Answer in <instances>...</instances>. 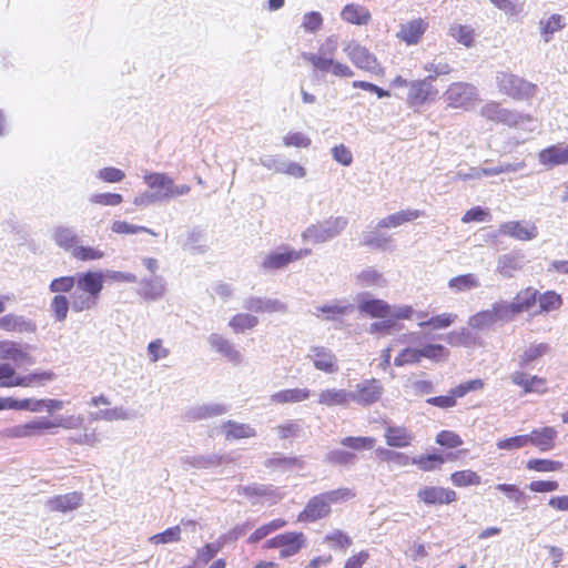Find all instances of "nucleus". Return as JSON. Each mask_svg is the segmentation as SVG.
I'll return each instance as SVG.
<instances>
[{
    "label": "nucleus",
    "instance_id": "nucleus-48",
    "mask_svg": "<svg viewBox=\"0 0 568 568\" xmlns=\"http://www.w3.org/2000/svg\"><path fill=\"white\" fill-rule=\"evenodd\" d=\"M78 285V273L70 276H60L53 278L49 284V291L51 293L62 294L72 293L73 288Z\"/></svg>",
    "mask_w": 568,
    "mask_h": 568
},
{
    "label": "nucleus",
    "instance_id": "nucleus-16",
    "mask_svg": "<svg viewBox=\"0 0 568 568\" xmlns=\"http://www.w3.org/2000/svg\"><path fill=\"white\" fill-rule=\"evenodd\" d=\"M356 301L358 311L371 317L386 318L392 314V307L387 302L374 298L368 293L358 294Z\"/></svg>",
    "mask_w": 568,
    "mask_h": 568
},
{
    "label": "nucleus",
    "instance_id": "nucleus-5",
    "mask_svg": "<svg viewBox=\"0 0 568 568\" xmlns=\"http://www.w3.org/2000/svg\"><path fill=\"white\" fill-rule=\"evenodd\" d=\"M312 253L310 248L293 250L290 246H281L268 252L260 266L265 272H273L286 267L290 263L298 261Z\"/></svg>",
    "mask_w": 568,
    "mask_h": 568
},
{
    "label": "nucleus",
    "instance_id": "nucleus-2",
    "mask_svg": "<svg viewBox=\"0 0 568 568\" xmlns=\"http://www.w3.org/2000/svg\"><path fill=\"white\" fill-rule=\"evenodd\" d=\"M337 45V38L331 36L318 48L316 53L303 52L302 59L310 62L321 73H331L336 78H352L354 71L347 64L333 59Z\"/></svg>",
    "mask_w": 568,
    "mask_h": 568
},
{
    "label": "nucleus",
    "instance_id": "nucleus-55",
    "mask_svg": "<svg viewBox=\"0 0 568 568\" xmlns=\"http://www.w3.org/2000/svg\"><path fill=\"white\" fill-rule=\"evenodd\" d=\"M526 467L529 470L550 473L559 470L562 467V463L559 460L534 458L527 462Z\"/></svg>",
    "mask_w": 568,
    "mask_h": 568
},
{
    "label": "nucleus",
    "instance_id": "nucleus-58",
    "mask_svg": "<svg viewBox=\"0 0 568 568\" xmlns=\"http://www.w3.org/2000/svg\"><path fill=\"white\" fill-rule=\"evenodd\" d=\"M456 318H457L456 314L443 313L439 315H435L427 321H423L418 325L420 327L430 326L434 329H442V328H446V327L450 326L455 322Z\"/></svg>",
    "mask_w": 568,
    "mask_h": 568
},
{
    "label": "nucleus",
    "instance_id": "nucleus-29",
    "mask_svg": "<svg viewBox=\"0 0 568 568\" xmlns=\"http://www.w3.org/2000/svg\"><path fill=\"white\" fill-rule=\"evenodd\" d=\"M539 163L547 166L554 168L568 163V144L562 146L560 144L550 145L542 149L538 154Z\"/></svg>",
    "mask_w": 568,
    "mask_h": 568
},
{
    "label": "nucleus",
    "instance_id": "nucleus-8",
    "mask_svg": "<svg viewBox=\"0 0 568 568\" xmlns=\"http://www.w3.org/2000/svg\"><path fill=\"white\" fill-rule=\"evenodd\" d=\"M438 90L432 84V78L414 80L409 82L406 103L410 109L418 110L422 105L433 100Z\"/></svg>",
    "mask_w": 568,
    "mask_h": 568
},
{
    "label": "nucleus",
    "instance_id": "nucleus-11",
    "mask_svg": "<svg viewBox=\"0 0 568 568\" xmlns=\"http://www.w3.org/2000/svg\"><path fill=\"white\" fill-rule=\"evenodd\" d=\"M528 263L526 255L520 251L501 254L497 258L496 273L503 278H514Z\"/></svg>",
    "mask_w": 568,
    "mask_h": 568
},
{
    "label": "nucleus",
    "instance_id": "nucleus-36",
    "mask_svg": "<svg viewBox=\"0 0 568 568\" xmlns=\"http://www.w3.org/2000/svg\"><path fill=\"white\" fill-rule=\"evenodd\" d=\"M557 435V430L550 426L534 429L530 434H527L528 438H530L529 444L536 446L541 452H548L555 447Z\"/></svg>",
    "mask_w": 568,
    "mask_h": 568
},
{
    "label": "nucleus",
    "instance_id": "nucleus-19",
    "mask_svg": "<svg viewBox=\"0 0 568 568\" xmlns=\"http://www.w3.org/2000/svg\"><path fill=\"white\" fill-rule=\"evenodd\" d=\"M499 233L518 241H530L537 237L538 230L537 226L530 222L509 221L500 224Z\"/></svg>",
    "mask_w": 568,
    "mask_h": 568
},
{
    "label": "nucleus",
    "instance_id": "nucleus-37",
    "mask_svg": "<svg viewBox=\"0 0 568 568\" xmlns=\"http://www.w3.org/2000/svg\"><path fill=\"white\" fill-rule=\"evenodd\" d=\"M426 28L427 23L423 19H414L400 24L397 37L409 45L416 44L426 31Z\"/></svg>",
    "mask_w": 568,
    "mask_h": 568
},
{
    "label": "nucleus",
    "instance_id": "nucleus-62",
    "mask_svg": "<svg viewBox=\"0 0 568 568\" xmlns=\"http://www.w3.org/2000/svg\"><path fill=\"white\" fill-rule=\"evenodd\" d=\"M19 375L16 373L14 366L9 363H0V387H16Z\"/></svg>",
    "mask_w": 568,
    "mask_h": 568
},
{
    "label": "nucleus",
    "instance_id": "nucleus-10",
    "mask_svg": "<svg viewBox=\"0 0 568 568\" xmlns=\"http://www.w3.org/2000/svg\"><path fill=\"white\" fill-rule=\"evenodd\" d=\"M477 89L466 82L452 83L444 93L448 105L453 108H467L473 101L477 100Z\"/></svg>",
    "mask_w": 568,
    "mask_h": 568
},
{
    "label": "nucleus",
    "instance_id": "nucleus-3",
    "mask_svg": "<svg viewBox=\"0 0 568 568\" xmlns=\"http://www.w3.org/2000/svg\"><path fill=\"white\" fill-rule=\"evenodd\" d=\"M347 225V217L331 216L308 225L302 233V240L312 244H323L341 235Z\"/></svg>",
    "mask_w": 568,
    "mask_h": 568
},
{
    "label": "nucleus",
    "instance_id": "nucleus-38",
    "mask_svg": "<svg viewBox=\"0 0 568 568\" xmlns=\"http://www.w3.org/2000/svg\"><path fill=\"white\" fill-rule=\"evenodd\" d=\"M239 491L244 494L246 497H263L272 503H276L281 499V495L271 485L252 484L247 486H241Z\"/></svg>",
    "mask_w": 568,
    "mask_h": 568
},
{
    "label": "nucleus",
    "instance_id": "nucleus-56",
    "mask_svg": "<svg viewBox=\"0 0 568 568\" xmlns=\"http://www.w3.org/2000/svg\"><path fill=\"white\" fill-rule=\"evenodd\" d=\"M111 230L118 234H138L144 232L153 236L156 235L153 230L146 226L130 224L126 221H114L112 223Z\"/></svg>",
    "mask_w": 568,
    "mask_h": 568
},
{
    "label": "nucleus",
    "instance_id": "nucleus-17",
    "mask_svg": "<svg viewBox=\"0 0 568 568\" xmlns=\"http://www.w3.org/2000/svg\"><path fill=\"white\" fill-rule=\"evenodd\" d=\"M331 507L324 497L318 494L313 496L305 505L304 509L298 514L297 521L314 523L326 518L331 514Z\"/></svg>",
    "mask_w": 568,
    "mask_h": 568
},
{
    "label": "nucleus",
    "instance_id": "nucleus-32",
    "mask_svg": "<svg viewBox=\"0 0 568 568\" xmlns=\"http://www.w3.org/2000/svg\"><path fill=\"white\" fill-rule=\"evenodd\" d=\"M549 351L550 346L547 343L531 344L517 355V366L520 369L534 367L535 363Z\"/></svg>",
    "mask_w": 568,
    "mask_h": 568
},
{
    "label": "nucleus",
    "instance_id": "nucleus-49",
    "mask_svg": "<svg viewBox=\"0 0 568 568\" xmlns=\"http://www.w3.org/2000/svg\"><path fill=\"white\" fill-rule=\"evenodd\" d=\"M144 183L155 192H169L172 178L165 173L151 172L144 175Z\"/></svg>",
    "mask_w": 568,
    "mask_h": 568
},
{
    "label": "nucleus",
    "instance_id": "nucleus-45",
    "mask_svg": "<svg viewBox=\"0 0 568 568\" xmlns=\"http://www.w3.org/2000/svg\"><path fill=\"white\" fill-rule=\"evenodd\" d=\"M90 420H106V422H113V420H128L132 417V415L125 410L123 407H114V408H106V409H100L98 412L90 413L89 415Z\"/></svg>",
    "mask_w": 568,
    "mask_h": 568
},
{
    "label": "nucleus",
    "instance_id": "nucleus-26",
    "mask_svg": "<svg viewBox=\"0 0 568 568\" xmlns=\"http://www.w3.org/2000/svg\"><path fill=\"white\" fill-rule=\"evenodd\" d=\"M424 216V212L415 209L402 210L381 219L376 224L377 229H395L405 223Z\"/></svg>",
    "mask_w": 568,
    "mask_h": 568
},
{
    "label": "nucleus",
    "instance_id": "nucleus-21",
    "mask_svg": "<svg viewBox=\"0 0 568 568\" xmlns=\"http://www.w3.org/2000/svg\"><path fill=\"white\" fill-rule=\"evenodd\" d=\"M166 292V281L161 275L144 277L139 282L138 294L145 301H159Z\"/></svg>",
    "mask_w": 568,
    "mask_h": 568
},
{
    "label": "nucleus",
    "instance_id": "nucleus-39",
    "mask_svg": "<svg viewBox=\"0 0 568 568\" xmlns=\"http://www.w3.org/2000/svg\"><path fill=\"white\" fill-rule=\"evenodd\" d=\"M537 290L532 287H527L517 293L513 301L509 302L515 314L517 315L531 308L537 301Z\"/></svg>",
    "mask_w": 568,
    "mask_h": 568
},
{
    "label": "nucleus",
    "instance_id": "nucleus-22",
    "mask_svg": "<svg viewBox=\"0 0 568 568\" xmlns=\"http://www.w3.org/2000/svg\"><path fill=\"white\" fill-rule=\"evenodd\" d=\"M243 308L254 313H285L287 306L277 298L250 296L243 301Z\"/></svg>",
    "mask_w": 568,
    "mask_h": 568
},
{
    "label": "nucleus",
    "instance_id": "nucleus-34",
    "mask_svg": "<svg viewBox=\"0 0 568 568\" xmlns=\"http://www.w3.org/2000/svg\"><path fill=\"white\" fill-rule=\"evenodd\" d=\"M282 541L283 544L280 546V557L282 559L296 555L306 544L304 534L297 531L282 534Z\"/></svg>",
    "mask_w": 568,
    "mask_h": 568
},
{
    "label": "nucleus",
    "instance_id": "nucleus-57",
    "mask_svg": "<svg viewBox=\"0 0 568 568\" xmlns=\"http://www.w3.org/2000/svg\"><path fill=\"white\" fill-rule=\"evenodd\" d=\"M181 528L180 526H174L165 529L162 532L155 534L149 538V541L153 545H164L176 542L180 540Z\"/></svg>",
    "mask_w": 568,
    "mask_h": 568
},
{
    "label": "nucleus",
    "instance_id": "nucleus-42",
    "mask_svg": "<svg viewBox=\"0 0 568 568\" xmlns=\"http://www.w3.org/2000/svg\"><path fill=\"white\" fill-rule=\"evenodd\" d=\"M356 283L361 287H383L386 281L382 273L373 267H367L356 275Z\"/></svg>",
    "mask_w": 568,
    "mask_h": 568
},
{
    "label": "nucleus",
    "instance_id": "nucleus-18",
    "mask_svg": "<svg viewBox=\"0 0 568 568\" xmlns=\"http://www.w3.org/2000/svg\"><path fill=\"white\" fill-rule=\"evenodd\" d=\"M45 429H48L47 418L40 417L26 424L4 428L1 435L6 438H24L39 436Z\"/></svg>",
    "mask_w": 568,
    "mask_h": 568
},
{
    "label": "nucleus",
    "instance_id": "nucleus-12",
    "mask_svg": "<svg viewBox=\"0 0 568 568\" xmlns=\"http://www.w3.org/2000/svg\"><path fill=\"white\" fill-rule=\"evenodd\" d=\"M314 367L326 374H335L338 372V361L332 349L324 346H311L306 355Z\"/></svg>",
    "mask_w": 568,
    "mask_h": 568
},
{
    "label": "nucleus",
    "instance_id": "nucleus-44",
    "mask_svg": "<svg viewBox=\"0 0 568 568\" xmlns=\"http://www.w3.org/2000/svg\"><path fill=\"white\" fill-rule=\"evenodd\" d=\"M448 34L466 48H470L474 44L475 31L469 26L452 23L448 29Z\"/></svg>",
    "mask_w": 568,
    "mask_h": 568
},
{
    "label": "nucleus",
    "instance_id": "nucleus-59",
    "mask_svg": "<svg viewBox=\"0 0 568 568\" xmlns=\"http://www.w3.org/2000/svg\"><path fill=\"white\" fill-rule=\"evenodd\" d=\"M90 203L101 206H116L123 202V196L119 193H94L89 197Z\"/></svg>",
    "mask_w": 568,
    "mask_h": 568
},
{
    "label": "nucleus",
    "instance_id": "nucleus-14",
    "mask_svg": "<svg viewBox=\"0 0 568 568\" xmlns=\"http://www.w3.org/2000/svg\"><path fill=\"white\" fill-rule=\"evenodd\" d=\"M480 114L491 122L501 123L507 126H517L523 120L521 114L504 109L496 102L485 104L480 110Z\"/></svg>",
    "mask_w": 568,
    "mask_h": 568
},
{
    "label": "nucleus",
    "instance_id": "nucleus-43",
    "mask_svg": "<svg viewBox=\"0 0 568 568\" xmlns=\"http://www.w3.org/2000/svg\"><path fill=\"white\" fill-rule=\"evenodd\" d=\"M257 324L258 318L248 313H239L229 321V326L235 334L253 329Z\"/></svg>",
    "mask_w": 568,
    "mask_h": 568
},
{
    "label": "nucleus",
    "instance_id": "nucleus-53",
    "mask_svg": "<svg viewBox=\"0 0 568 568\" xmlns=\"http://www.w3.org/2000/svg\"><path fill=\"white\" fill-rule=\"evenodd\" d=\"M83 416L70 415V416H58L53 420L47 418L48 429L54 427H62L64 429H75L82 426Z\"/></svg>",
    "mask_w": 568,
    "mask_h": 568
},
{
    "label": "nucleus",
    "instance_id": "nucleus-4",
    "mask_svg": "<svg viewBox=\"0 0 568 568\" xmlns=\"http://www.w3.org/2000/svg\"><path fill=\"white\" fill-rule=\"evenodd\" d=\"M500 92L516 100H526L535 95L536 84L508 72H498L496 75Z\"/></svg>",
    "mask_w": 568,
    "mask_h": 568
},
{
    "label": "nucleus",
    "instance_id": "nucleus-31",
    "mask_svg": "<svg viewBox=\"0 0 568 568\" xmlns=\"http://www.w3.org/2000/svg\"><path fill=\"white\" fill-rule=\"evenodd\" d=\"M317 403L326 407H348L351 404L349 390L344 388H326L318 394Z\"/></svg>",
    "mask_w": 568,
    "mask_h": 568
},
{
    "label": "nucleus",
    "instance_id": "nucleus-27",
    "mask_svg": "<svg viewBox=\"0 0 568 568\" xmlns=\"http://www.w3.org/2000/svg\"><path fill=\"white\" fill-rule=\"evenodd\" d=\"M0 329L16 333H34L37 325L22 315L10 313L0 317Z\"/></svg>",
    "mask_w": 568,
    "mask_h": 568
},
{
    "label": "nucleus",
    "instance_id": "nucleus-46",
    "mask_svg": "<svg viewBox=\"0 0 568 568\" xmlns=\"http://www.w3.org/2000/svg\"><path fill=\"white\" fill-rule=\"evenodd\" d=\"M480 285L477 276L473 273H467L452 277L448 282L449 288L455 292H466L477 288Z\"/></svg>",
    "mask_w": 568,
    "mask_h": 568
},
{
    "label": "nucleus",
    "instance_id": "nucleus-23",
    "mask_svg": "<svg viewBox=\"0 0 568 568\" xmlns=\"http://www.w3.org/2000/svg\"><path fill=\"white\" fill-rule=\"evenodd\" d=\"M0 361H12L17 366L34 364V359L22 345L13 341L0 342Z\"/></svg>",
    "mask_w": 568,
    "mask_h": 568
},
{
    "label": "nucleus",
    "instance_id": "nucleus-13",
    "mask_svg": "<svg viewBox=\"0 0 568 568\" xmlns=\"http://www.w3.org/2000/svg\"><path fill=\"white\" fill-rule=\"evenodd\" d=\"M354 311V305L345 300H334L315 307L313 315L322 321L336 322Z\"/></svg>",
    "mask_w": 568,
    "mask_h": 568
},
{
    "label": "nucleus",
    "instance_id": "nucleus-9",
    "mask_svg": "<svg viewBox=\"0 0 568 568\" xmlns=\"http://www.w3.org/2000/svg\"><path fill=\"white\" fill-rule=\"evenodd\" d=\"M384 393L383 384L376 379H364L356 384L354 390H349L351 402L361 406H371L378 402Z\"/></svg>",
    "mask_w": 568,
    "mask_h": 568
},
{
    "label": "nucleus",
    "instance_id": "nucleus-6",
    "mask_svg": "<svg viewBox=\"0 0 568 568\" xmlns=\"http://www.w3.org/2000/svg\"><path fill=\"white\" fill-rule=\"evenodd\" d=\"M484 385L485 384L480 378L470 379L468 382L457 385L456 387L450 388L447 395L427 398L426 403L432 406L448 409L456 406L457 398H462L470 392L479 390L484 387Z\"/></svg>",
    "mask_w": 568,
    "mask_h": 568
},
{
    "label": "nucleus",
    "instance_id": "nucleus-25",
    "mask_svg": "<svg viewBox=\"0 0 568 568\" xmlns=\"http://www.w3.org/2000/svg\"><path fill=\"white\" fill-rule=\"evenodd\" d=\"M83 497L81 493L72 491L64 495L54 496L45 503L50 511L69 513L79 508L82 504Z\"/></svg>",
    "mask_w": 568,
    "mask_h": 568
},
{
    "label": "nucleus",
    "instance_id": "nucleus-51",
    "mask_svg": "<svg viewBox=\"0 0 568 568\" xmlns=\"http://www.w3.org/2000/svg\"><path fill=\"white\" fill-rule=\"evenodd\" d=\"M445 463V458L439 454H427L410 458V464L416 465L424 471H430Z\"/></svg>",
    "mask_w": 568,
    "mask_h": 568
},
{
    "label": "nucleus",
    "instance_id": "nucleus-50",
    "mask_svg": "<svg viewBox=\"0 0 568 568\" xmlns=\"http://www.w3.org/2000/svg\"><path fill=\"white\" fill-rule=\"evenodd\" d=\"M450 480L456 487L476 486L481 483L480 476L470 469L458 470L452 474Z\"/></svg>",
    "mask_w": 568,
    "mask_h": 568
},
{
    "label": "nucleus",
    "instance_id": "nucleus-7",
    "mask_svg": "<svg viewBox=\"0 0 568 568\" xmlns=\"http://www.w3.org/2000/svg\"><path fill=\"white\" fill-rule=\"evenodd\" d=\"M343 50L352 63L358 69L374 74H381L383 72L376 57L356 41L347 42Z\"/></svg>",
    "mask_w": 568,
    "mask_h": 568
},
{
    "label": "nucleus",
    "instance_id": "nucleus-64",
    "mask_svg": "<svg viewBox=\"0 0 568 568\" xmlns=\"http://www.w3.org/2000/svg\"><path fill=\"white\" fill-rule=\"evenodd\" d=\"M146 351L151 363H156L160 359L166 358L170 354L169 348L163 346V341L161 338L151 341L148 344Z\"/></svg>",
    "mask_w": 568,
    "mask_h": 568
},
{
    "label": "nucleus",
    "instance_id": "nucleus-40",
    "mask_svg": "<svg viewBox=\"0 0 568 568\" xmlns=\"http://www.w3.org/2000/svg\"><path fill=\"white\" fill-rule=\"evenodd\" d=\"M226 439L250 438L256 435V432L248 424L227 420L223 424Z\"/></svg>",
    "mask_w": 568,
    "mask_h": 568
},
{
    "label": "nucleus",
    "instance_id": "nucleus-63",
    "mask_svg": "<svg viewBox=\"0 0 568 568\" xmlns=\"http://www.w3.org/2000/svg\"><path fill=\"white\" fill-rule=\"evenodd\" d=\"M491 310L494 311L497 320L499 321V324H506V323H509L511 322L516 314L515 312L513 311L509 302L507 301H498V302H495L493 305H491Z\"/></svg>",
    "mask_w": 568,
    "mask_h": 568
},
{
    "label": "nucleus",
    "instance_id": "nucleus-30",
    "mask_svg": "<svg viewBox=\"0 0 568 568\" xmlns=\"http://www.w3.org/2000/svg\"><path fill=\"white\" fill-rule=\"evenodd\" d=\"M229 412V406L219 403L197 405L186 412V418L191 422L204 420L221 416Z\"/></svg>",
    "mask_w": 568,
    "mask_h": 568
},
{
    "label": "nucleus",
    "instance_id": "nucleus-35",
    "mask_svg": "<svg viewBox=\"0 0 568 568\" xmlns=\"http://www.w3.org/2000/svg\"><path fill=\"white\" fill-rule=\"evenodd\" d=\"M52 240L62 250L73 253L78 246L79 236L74 227L58 225L52 233Z\"/></svg>",
    "mask_w": 568,
    "mask_h": 568
},
{
    "label": "nucleus",
    "instance_id": "nucleus-24",
    "mask_svg": "<svg viewBox=\"0 0 568 568\" xmlns=\"http://www.w3.org/2000/svg\"><path fill=\"white\" fill-rule=\"evenodd\" d=\"M207 342L210 346L219 354L224 356L230 363L234 365H239L243 361V356L241 352L235 347V345L223 337L221 334L212 333L207 337Z\"/></svg>",
    "mask_w": 568,
    "mask_h": 568
},
{
    "label": "nucleus",
    "instance_id": "nucleus-20",
    "mask_svg": "<svg viewBox=\"0 0 568 568\" xmlns=\"http://www.w3.org/2000/svg\"><path fill=\"white\" fill-rule=\"evenodd\" d=\"M232 459L227 455H217V454H209V455H197V456H182L181 463L185 470L190 468L195 469H209L212 467H217L223 464L230 463Z\"/></svg>",
    "mask_w": 568,
    "mask_h": 568
},
{
    "label": "nucleus",
    "instance_id": "nucleus-60",
    "mask_svg": "<svg viewBox=\"0 0 568 568\" xmlns=\"http://www.w3.org/2000/svg\"><path fill=\"white\" fill-rule=\"evenodd\" d=\"M374 444L375 438L373 437L347 436L341 439V445L354 450L372 449L374 447Z\"/></svg>",
    "mask_w": 568,
    "mask_h": 568
},
{
    "label": "nucleus",
    "instance_id": "nucleus-47",
    "mask_svg": "<svg viewBox=\"0 0 568 568\" xmlns=\"http://www.w3.org/2000/svg\"><path fill=\"white\" fill-rule=\"evenodd\" d=\"M70 307L71 298L62 294L54 295L50 303V311L57 322L65 321Z\"/></svg>",
    "mask_w": 568,
    "mask_h": 568
},
{
    "label": "nucleus",
    "instance_id": "nucleus-52",
    "mask_svg": "<svg viewBox=\"0 0 568 568\" xmlns=\"http://www.w3.org/2000/svg\"><path fill=\"white\" fill-rule=\"evenodd\" d=\"M539 24L545 42H549L551 40V36L565 27L560 14H552L547 20H541Z\"/></svg>",
    "mask_w": 568,
    "mask_h": 568
},
{
    "label": "nucleus",
    "instance_id": "nucleus-33",
    "mask_svg": "<svg viewBox=\"0 0 568 568\" xmlns=\"http://www.w3.org/2000/svg\"><path fill=\"white\" fill-rule=\"evenodd\" d=\"M312 390L308 388H286L273 393L270 396L272 404H296L308 399Z\"/></svg>",
    "mask_w": 568,
    "mask_h": 568
},
{
    "label": "nucleus",
    "instance_id": "nucleus-41",
    "mask_svg": "<svg viewBox=\"0 0 568 568\" xmlns=\"http://www.w3.org/2000/svg\"><path fill=\"white\" fill-rule=\"evenodd\" d=\"M341 16L346 22L358 26L366 24L371 18L369 12L365 8L354 3L346 4L342 10Z\"/></svg>",
    "mask_w": 568,
    "mask_h": 568
},
{
    "label": "nucleus",
    "instance_id": "nucleus-28",
    "mask_svg": "<svg viewBox=\"0 0 568 568\" xmlns=\"http://www.w3.org/2000/svg\"><path fill=\"white\" fill-rule=\"evenodd\" d=\"M384 438L389 447L406 448L410 446L415 436L404 426L388 425L385 428Z\"/></svg>",
    "mask_w": 568,
    "mask_h": 568
},
{
    "label": "nucleus",
    "instance_id": "nucleus-15",
    "mask_svg": "<svg viewBox=\"0 0 568 568\" xmlns=\"http://www.w3.org/2000/svg\"><path fill=\"white\" fill-rule=\"evenodd\" d=\"M417 499L427 506L448 505L457 499V494L449 488L425 486L418 490Z\"/></svg>",
    "mask_w": 568,
    "mask_h": 568
},
{
    "label": "nucleus",
    "instance_id": "nucleus-1",
    "mask_svg": "<svg viewBox=\"0 0 568 568\" xmlns=\"http://www.w3.org/2000/svg\"><path fill=\"white\" fill-rule=\"evenodd\" d=\"M104 276L100 271L78 273V285L71 293V308L75 313L93 310L103 290Z\"/></svg>",
    "mask_w": 568,
    "mask_h": 568
},
{
    "label": "nucleus",
    "instance_id": "nucleus-61",
    "mask_svg": "<svg viewBox=\"0 0 568 568\" xmlns=\"http://www.w3.org/2000/svg\"><path fill=\"white\" fill-rule=\"evenodd\" d=\"M538 302L541 312L558 310L562 304L561 296L554 291H547L541 294Z\"/></svg>",
    "mask_w": 568,
    "mask_h": 568
},
{
    "label": "nucleus",
    "instance_id": "nucleus-54",
    "mask_svg": "<svg viewBox=\"0 0 568 568\" xmlns=\"http://www.w3.org/2000/svg\"><path fill=\"white\" fill-rule=\"evenodd\" d=\"M377 457L383 462L394 463L398 466H407L410 464V457L404 453L387 449V448H377L376 449Z\"/></svg>",
    "mask_w": 568,
    "mask_h": 568
}]
</instances>
